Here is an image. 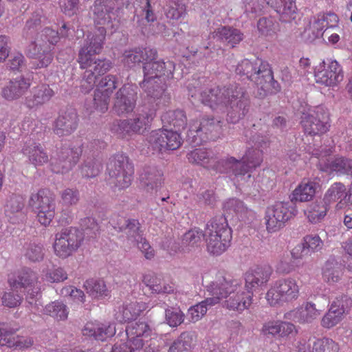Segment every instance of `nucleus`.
Instances as JSON below:
<instances>
[{"mask_svg":"<svg viewBox=\"0 0 352 352\" xmlns=\"http://www.w3.org/2000/svg\"><path fill=\"white\" fill-rule=\"evenodd\" d=\"M45 278L50 283H60L67 279V274L63 267H58L48 271Z\"/></svg>","mask_w":352,"mask_h":352,"instance_id":"338daca9","label":"nucleus"},{"mask_svg":"<svg viewBox=\"0 0 352 352\" xmlns=\"http://www.w3.org/2000/svg\"><path fill=\"white\" fill-rule=\"evenodd\" d=\"M201 100L214 111H226L227 121L233 124L249 111L250 100L246 91L236 84L206 89L201 94Z\"/></svg>","mask_w":352,"mask_h":352,"instance_id":"f03ea898","label":"nucleus"},{"mask_svg":"<svg viewBox=\"0 0 352 352\" xmlns=\"http://www.w3.org/2000/svg\"><path fill=\"white\" fill-rule=\"evenodd\" d=\"M117 87L115 76L107 75L100 81L94 94V106L96 111L104 113L108 110L110 97Z\"/></svg>","mask_w":352,"mask_h":352,"instance_id":"5701e85b","label":"nucleus"},{"mask_svg":"<svg viewBox=\"0 0 352 352\" xmlns=\"http://www.w3.org/2000/svg\"><path fill=\"white\" fill-rule=\"evenodd\" d=\"M313 155L319 159L318 167L320 170L329 173H336L337 175H350L352 177V160L342 156H338L328 163H322V158L330 155L329 151H326L324 155L322 152L313 153Z\"/></svg>","mask_w":352,"mask_h":352,"instance_id":"b1692460","label":"nucleus"},{"mask_svg":"<svg viewBox=\"0 0 352 352\" xmlns=\"http://www.w3.org/2000/svg\"><path fill=\"white\" fill-rule=\"evenodd\" d=\"M342 274L340 264L334 261H327L322 268V278L329 284L337 283Z\"/></svg>","mask_w":352,"mask_h":352,"instance_id":"de8ad7c7","label":"nucleus"},{"mask_svg":"<svg viewBox=\"0 0 352 352\" xmlns=\"http://www.w3.org/2000/svg\"><path fill=\"white\" fill-rule=\"evenodd\" d=\"M29 205L36 212L38 221L44 226L50 224L55 215V195L47 188L32 193Z\"/></svg>","mask_w":352,"mask_h":352,"instance_id":"ddd939ff","label":"nucleus"},{"mask_svg":"<svg viewBox=\"0 0 352 352\" xmlns=\"http://www.w3.org/2000/svg\"><path fill=\"white\" fill-rule=\"evenodd\" d=\"M221 131L220 121L213 118L204 117L200 120L190 123L188 138L191 143L199 145L208 140H214Z\"/></svg>","mask_w":352,"mask_h":352,"instance_id":"4468645a","label":"nucleus"},{"mask_svg":"<svg viewBox=\"0 0 352 352\" xmlns=\"http://www.w3.org/2000/svg\"><path fill=\"white\" fill-rule=\"evenodd\" d=\"M78 126V115L75 109H67L61 111L55 121L54 132L58 136H66L72 134Z\"/></svg>","mask_w":352,"mask_h":352,"instance_id":"c85d7f7f","label":"nucleus"},{"mask_svg":"<svg viewBox=\"0 0 352 352\" xmlns=\"http://www.w3.org/2000/svg\"><path fill=\"white\" fill-rule=\"evenodd\" d=\"M24 255L31 262H38L43 258V248L41 245L31 243L25 248Z\"/></svg>","mask_w":352,"mask_h":352,"instance_id":"680f3d73","label":"nucleus"},{"mask_svg":"<svg viewBox=\"0 0 352 352\" xmlns=\"http://www.w3.org/2000/svg\"><path fill=\"white\" fill-rule=\"evenodd\" d=\"M221 276L226 280L235 281L237 283L236 289L228 294L221 299H225L223 306L230 311L243 312L245 309H248L253 301L254 294L252 291L246 289L245 287L242 289L241 284L239 280L233 278L230 275L223 272H219L214 281H217L219 276Z\"/></svg>","mask_w":352,"mask_h":352,"instance_id":"dca6fc26","label":"nucleus"},{"mask_svg":"<svg viewBox=\"0 0 352 352\" xmlns=\"http://www.w3.org/2000/svg\"><path fill=\"white\" fill-rule=\"evenodd\" d=\"M299 295L300 287L297 280L287 277L275 281L267 292L265 298L270 305L280 307L296 300Z\"/></svg>","mask_w":352,"mask_h":352,"instance_id":"9d476101","label":"nucleus"},{"mask_svg":"<svg viewBox=\"0 0 352 352\" xmlns=\"http://www.w3.org/2000/svg\"><path fill=\"white\" fill-rule=\"evenodd\" d=\"M236 73L245 76L251 81L260 85L262 89L274 82L272 68L267 61L256 58L252 60H242L236 67Z\"/></svg>","mask_w":352,"mask_h":352,"instance_id":"1a4fd4ad","label":"nucleus"},{"mask_svg":"<svg viewBox=\"0 0 352 352\" xmlns=\"http://www.w3.org/2000/svg\"><path fill=\"white\" fill-rule=\"evenodd\" d=\"M157 57V50L148 47H134L126 50L122 56L121 61L125 67H133L136 64L144 62L148 60L155 59Z\"/></svg>","mask_w":352,"mask_h":352,"instance_id":"c756f323","label":"nucleus"},{"mask_svg":"<svg viewBox=\"0 0 352 352\" xmlns=\"http://www.w3.org/2000/svg\"><path fill=\"white\" fill-rule=\"evenodd\" d=\"M107 170L115 187L119 190L128 188L133 180V166L129 157L123 154H117L108 164Z\"/></svg>","mask_w":352,"mask_h":352,"instance_id":"2eb2a0df","label":"nucleus"},{"mask_svg":"<svg viewBox=\"0 0 352 352\" xmlns=\"http://www.w3.org/2000/svg\"><path fill=\"white\" fill-rule=\"evenodd\" d=\"M194 342V336L191 333L184 332L174 341L170 346L168 352H185L189 351Z\"/></svg>","mask_w":352,"mask_h":352,"instance_id":"3c124183","label":"nucleus"},{"mask_svg":"<svg viewBox=\"0 0 352 352\" xmlns=\"http://www.w3.org/2000/svg\"><path fill=\"white\" fill-rule=\"evenodd\" d=\"M339 344L328 338L317 339L312 347V352H339Z\"/></svg>","mask_w":352,"mask_h":352,"instance_id":"864d4df0","label":"nucleus"},{"mask_svg":"<svg viewBox=\"0 0 352 352\" xmlns=\"http://www.w3.org/2000/svg\"><path fill=\"white\" fill-rule=\"evenodd\" d=\"M161 120L165 125L173 126L176 131L184 129L187 124V118L182 110L166 111L162 114Z\"/></svg>","mask_w":352,"mask_h":352,"instance_id":"a18cd8bd","label":"nucleus"},{"mask_svg":"<svg viewBox=\"0 0 352 352\" xmlns=\"http://www.w3.org/2000/svg\"><path fill=\"white\" fill-rule=\"evenodd\" d=\"M43 16L39 12H34L32 16L26 21L24 28V34L26 38H29L38 31L43 22Z\"/></svg>","mask_w":352,"mask_h":352,"instance_id":"13d9d810","label":"nucleus"},{"mask_svg":"<svg viewBox=\"0 0 352 352\" xmlns=\"http://www.w3.org/2000/svg\"><path fill=\"white\" fill-rule=\"evenodd\" d=\"M347 314L340 300L333 301L327 312L321 319V326L325 329H331L340 324Z\"/></svg>","mask_w":352,"mask_h":352,"instance_id":"a19ab883","label":"nucleus"},{"mask_svg":"<svg viewBox=\"0 0 352 352\" xmlns=\"http://www.w3.org/2000/svg\"><path fill=\"white\" fill-rule=\"evenodd\" d=\"M32 85V79L25 78L23 76L10 80L8 83L2 88V97L9 101L20 98L30 89Z\"/></svg>","mask_w":352,"mask_h":352,"instance_id":"2f4dec72","label":"nucleus"},{"mask_svg":"<svg viewBox=\"0 0 352 352\" xmlns=\"http://www.w3.org/2000/svg\"><path fill=\"white\" fill-rule=\"evenodd\" d=\"M99 41L85 39L78 52L77 61L80 68L85 69L80 86V91L83 94H87L94 88L96 76L104 74L112 66L110 60L96 57L102 52L104 44Z\"/></svg>","mask_w":352,"mask_h":352,"instance_id":"20e7f679","label":"nucleus"},{"mask_svg":"<svg viewBox=\"0 0 352 352\" xmlns=\"http://www.w3.org/2000/svg\"><path fill=\"white\" fill-rule=\"evenodd\" d=\"M136 87L126 84L116 93L113 109L118 116L132 112L136 104Z\"/></svg>","mask_w":352,"mask_h":352,"instance_id":"393cba45","label":"nucleus"},{"mask_svg":"<svg viewBox=\"0 0 352 352\" xmlns=\"http://www.w3.org/2000/svg\"><path fill=\"white\" fill-rule=\"evenodd\" d=\"M320 185L318 182L304 178L292 191L291 201L295 202H308L311 201Z\"/></svg>","mask_w":352,"mask_h":352,"instance_id":"c9c22d12","label":"nucleus"},{"mask_svg":"<svg viewBox=\"0 0 352 352\" xmlns=\"http://www.w3.org/2000/svg\"><path fill=\"white\" fill-rule=\"evenodd\" d=\"M294 270V263L287 254L283 255L276 265V270L278 274H288Z\"/></svg>","mask_w":352,"mask_h":352,"instance_id":"69168bd1","label":"nucleus"},{"mask_svg":"<svg viewBox=\"0 0 352 352\" xmlns=\"http://www.w3.org/2000/svg\"><path fill=\"white\" fill-rule=\"evenodd\" d=\"M339 17L334 12L319 13L314 16L310 23V29L315 37L322 36L324 31L329 28L338 27Z\"/></svg>","mask_w":352,"mask_h":352,"instance_id":"72a5a7b5","label":"nucleus"},{"mask_svg":"<svg viewBox=\"0 0 352 352\" xmlns=\"http://www.w3.org/2000/svg\"><path fill=\"white\" fill-rule=\"evenodd\" d=\"M142 282L155 294H172L175 291L174 285L163 281L160 276L154 272H148L144 274Z\"/></svg>","mask_w":352,"mask_h":352,"instance_id":"37998d69","label":"nucleus"},{"mask_svg":"<svg viewBox=\"0 0 352 352\" xmlns=\"http://www.w3.org/2000/svg\"><path fill=\"white\" fill-rule=\"evenodd\" d=\"M274 9L283 22H290L296 17V0H265Z\"/></svg>","mask_w":352,"mask_h":352,"instance_id":"ea45409f","label":"nucleus"},{"mask_svg":"<svg viewBox=\"0 0 352 352\" xmlns=\"http://www.w3.org/2000/svg\"><path fill=\"white\" fill-rule=\"evenodd\" d=\"M346 194V186L341 182H335L325 192L323 201L329 206L330 204L343 199Z\"/></svg>","mask_w":352,"mask_h":352,"instance_id":"603ef678","label":"nucleus"},{"mask_svg":"<svg viewBox=\"0 0 352 352\" xmlns=\"http://www.w3.org/2000/svg\"><path fill=\"white\" fill-rule=\"evenodd\" d=\"M204 234L199 230H190L186 232L183 236V243L190 247H195L200 245Z\"/></svg>","mask_w":352,"mask_h":352,"instance_id":"0e129e2a","label":"nucleus"},{"mask_svg":"<svg viewBox=\"0 0 352 352\" xmlns=\"http://www.w3.org/2000/svg\"><path fill=\"white\" fill-rule=\"evenodd\" d=\"M141 186L148 192L157 191L164 184L163 172L156 167H146L140 175Z\"/></svg>","mask_w":352,"mask_h":352,"instance_id":"e433bc0d","label":"nucleus"},{"mask_svg":"<svg viewBox=\"0 0 352 352\" xmlns=\"http://www.w3.org/2000/svg\"><path fill=\"white\" fill-rule=\"evenodd\" d=\"M320 316V311L314 303L307 302L300 307L287 312L285 318L300 324L311 323Z\"/></svg>","mask_w":352,"mask_h":352,"instance_id":"7c9ffc66","label":"nucleus"},{"mask_svg":"<svg viewBox=\"0 0 352 352\" xmlns=\"http://www.w3.org/2000/svg\"><path fill=\"white\" fill-rule=\"evenodd\" d=\"M54 96V90L46 83L34 87L30 95L25 98V104L29 109L38 108L47 103Z\"/></svg>","mask_w":352,"mask_h":352,"instance_id":"473e14b6","label":"nucleus"},{"mask_svg":"<svg viewBox=\"0 0 352 352\" xmlns=\"http://www.w3.org/2000/svg\"><path fill=\"white\" fill-rule=\"evenodd\" d=\"M34 344L33 338L30 336L16 335L14 333L5 329L3 336L0 337V346L19 349H28Z\"/></svg>","mask_w":352,"mask_h":352,"instance_id":"79ce46f5","label":"nucleus"},{"mask_svg":"<svg viewBox=\"0 0 352 352\" xmlns=\"http://www.w3.org/2000/svg\"><path fill=\"white\" fill-rule=\"evenodd\" d=\"M314 78L318 84L336 86L343 80L342 67L336 60H322L314 68Z\"/></svg>","mask_w":352,"mask_h":352,"instance_id":"412c9836","label":"nucleus"},{"mask_svg":"<svg viewBox=\"0 0 352 352\" xmlns=\"http://www.w3.org/2000/svg\"><path fill=\"white\" fill-rule=\"evenodd\" d=\"M36 272L29 267H22L8 276V283L13 291L23 289L27 292L26 300L30 304L36 301L40 287Z\"/></svg>","mask_w":352,"mask_h":352,"instance_id":"9b49d317","label":"nucleus"},{"mask_svg":"<svg viewBox=\"0 0 352 352\" xmlns=\"http://www.w3.org/2000/svg\"><path fill=\"white\" fill-rule=\"evenodd\" d=\"M147 141L153 151L161 153L177 150L183 143L179 133L164 129L152 131L147 137Z\"/></svg>","mask_w":352,"mask_h":352,"instance_id":"aec40b11","label":"nucleus"},{"mask_svg":"<svg viewBox=\"0 0 352 352\" xmlns=\"http://www.w3.org/2000/svg\"><path fill=\"white\" fill-rule=\"evenodd\" d=\"M273 270L267 264L255 265L250 267L244 275L245 287L252 291L266 285L270 280Z\"/></svg>","mask_w":352,"mask_h":352,"instance_id":"a878e982","label":"nucleus"},{"mask_svg":"<svg viewBox=\"0 0 352 352\" xmlns=\"http://www.w3.org/2000/svg\"><path fill=\"white\" fill-rule=\"evenodd\" d=\"M2 303L10 308L16 307L21 305L23 297L13 292H5L2 298Z\"/></svg>","mask_w":352,"mask_h":352,"instance_id":"774afa93","label":"nucleus"},{"mask_svg":"<svg viewBox=\"0 0 352 352\" xmlns=\"http://www.w3.org/2000/svg\"><path fill=\"white\" fill-rule=\"evenodd\" d=\"M84 287L91 296L100 298L108 296L109 291L103 280L89 279L84 283Z\"/></svg>","mask_w":352,"mask_h":352,"instance_id":"8fccbe9b","label":"nucleus"},{"mask_svg":"<svg viewBox=\"0 0 352 352\" xmlns=\"http://www.w3.org/2000/svg\"><path fill=\"white\" fill-rule=\"evenodd\" d=\"M294 215L293 208L288 202L278 201L267 206L263 218L266 231L270 234L278 232Z\"/></svg>","mask_w":352,"mask_h":352,"instance_id":"f3484780","label":"nucleus"},{"mask_svg":"<svg viewBox=\"0 0 352 352\" xmlns=\"http://www.w3.org/2000/svg\"><path fill=\"white\" fill-rule=\"evenodd\" d=\"M187 159L191 164L200 165L219 173H232L237 182L252 169L259 166L263 162V151L257 148H248L241 160L233 157L217 160L214 153L206 148H198L187 153Z\"/></svg>","mask_w":352,"mask_h":352,"instance_id":"f257e3e1","label":"nucleus"},{"mask_svg":"<svg viewBox=\"0 0 352 352\" xmlns=\"http://www.w3.org/2000/svg\"><path fill=\"white\" fill-rule=\"evenodd\" d=\"M82 153L81 146H74L72 148L60 147L57 152V157L51 163L52 170L61 174L68 172L78 162Z\"/></svg>","mask_w":352,"mask_h":352,"instance_id":"4be33fe9","label":"nucleus"},{"mask_svg":"<svg viewBox=\"0 0 352 352\" xmlns=\"http://www.w3.org/2000/svg\"><path fill=\"white\" fill-rule=\"evenodd\" d=\"M116 327L111 322L98 320L87 322L82 329L83 336L94 338L96 340L105 341L116 333Z\"/></svg>","mask_w":352,"mask_h":352,"instance_id":"bb28decb","label":"nucleus"},{"mask_svg":"<svg viewBox=\"0 0 352 352\" xmlns=\"http://www.w3.org/2000/svg\"><path fill=\"white\" fill-rule=\"evenodd\" d=\"M146 309L144 302H125L116 310L115 318L122 323L136 319Z\"/></svg>","mask_w":352,"mask_h":352,"instance_id":"4c0bfd02","label":"nucleus"},{"mask_svg":"<svg viewBox=\"0 0 352 352\" xmlns=\"http://www.w3.org/2000/svg\"><path fill=\"white\" fill-rule=\"evenodd\" d=\"M302 241L309 253L319 252L324 245L322 240L318 234H307L303 237Z\"/></svg>","mask_w":352,"mask_h":352,"instance_id":"bf43d9fd","label":"nucleus"},{"mask_svg":"<svg viewBox=\"0 0 352 352\" xmlns=\"http://www.w3.org/2000/svg\"><path fill=\"white\" fill-rule=\"evenodd\" d=\"M223 211L228 214L235 216L240 221L250 223L254 219V212L245 206L239 199L232 198L223 204Z\"/></svg>","mask_w":352,"mask_h":352,"instance_id":"f704fd0d","label":"nucleus"},{"mask_svg":"<svg viewBox=\"0 0 352 352\" xmlns=\"http://www.w3.org/2000/svg\"><path fill=\"white\" fill-rule=\"evenodd\" d=\"M102 168L101 163L96 160H87L80 168L81 175L84 177L97 176Z\"/></svg>","mask_w":352,"mask_h":352,"instance_id":"4d7b16f0","label":"nucleus"},{"mask_svg":"<svg viewBox=\"0 0 352 352\" xmlns=\"http://www.w3.org/2000/svg\"><path fill=\"white\" fill-rule=\"evenodd\" d=\"M175 64L172 61H159L155 59L144 62V80L140 84L147 96L157 101L158 107H166L171 97L166 91V80L173 77Z\"/></svg>","mask_w":352,"mask_h":352,"instance_id":"7ed1b4c3","label":"nucleus"},{"mask_svg":"<svg viewBox=\"0 0 352 352\" xmlns=\"http://www.w3.org/2000/svg\"><path fill=\"white\" fill-rule=\"evenodd\" d=\"M213 34L214 37L232 48L238 45L244 38V34L241 30L230 25H221Z\"/></svg>","mask_w":352,"mask_h":352,"instance_id":"58836bf2","label":"nucleus"},{"mask_svg":"<svg viewBox=\"0 0 352 352\" xmlns=\"http://www.w3.org/2000/svg\"><path fill=\"white\" fill-rule=\"evenodd\" d=\"M236 285L235 281L226 280L219 276L217 281H212L207 286V291L212 297L206 298L188 309L191 320L197 322L200 320L206 314L208 306L211 307L219 303L222 297L235 290Z\"/></svg>","mask_w":352,"mask_h":352,"instance_id":"6e6552de","label":"nucleus"},{"mask_svg":"<svg viewBox=\"0 0 352 352\" xmlns=\"http://www.w3.org/2000/svg\"><path fill=\"white\" fill-rule=\"evenodd\" d=\"M83 234L73 227L62 229L55 234L53 249L54 254L60 258H67L82 245Z\"/></svg>","mask_w":352,"mask_h":352,"instance_id":"f8f14e48","label":"nucleus"},{"mask_svg":"<svg viewBox=\"0 0 352 352\" xmlns=\"http://www.w3.org/2000/svg\"><path fill=\"white\" fill-rule=\"evenodd\" d=\"M155 115V109H149L147 112L140 114L138 117L133 119L136 125L140 127V132L141 134H143L146 131L150 129Z\"/></svg>","mask_w":352,"mask_h":352,"instance_id":"6e6d98bb","label":"nucleus"},{"mask_svg":"<svg viewBox=\"0 0 352 352\" xmlns=\"http://www.w3.org/2000/svg\"><path fill=\"white\" fill-rule=\"evenodd\" d=\"M329 210V206L322 200L311 204L305 211L308 221L318 223L322 221Z\"/></svg>","mask_w":352,"mask_h":352,"instance_id":"49530a36","label":"nucleus"},{"mask_svg":"<svg viewBox=\"0 0 352 352\" xmlns=\"http://www.w3.org/2000/svg\"><path fill=\"white\" fill-rule=\"evenodd\" d=\"M165 314L166 320L170 327H177L184 322V315L179 309L168 308Z\"/></svg>","mask_w":352,"mask_h":352,"instance_id":"e2e57ef3","label":"nucleus"},{"mask_svg":"<svg viewBox=\"0 0 352 352\" xmlns=\"http://www.w3.org/2000/svg\"><path fill=\"white\" fill-rule=\"evenodd\" d=\"M204 237L207 252L210 255L219 256L230 245L232 229L225 217H215L207 223Z\"/></svg>","mask_w":352,"mask_h":352,"instance_id":"0eeeda50","label":"nucleus"},{"mask_svg":"<svg viewBox=\"0 0 352 352\" xmlns=\"http://www.w3.org/2000/svg\"><path fill=\"white\" fill-rule=\"evenodd\" d=\"M109 223L118 232L126 230L127 239L132 244L135 245L136 242L142 238L140 224L137 219L126 220L122 217L115 215L110 219Z\"/></svg>","mask_w":352,"mask_h":352,"instance_id":"cd10ccee","label":"nucleus"},{"mask_svg":"<svg viewBox=\"0 0 352 352\" xmlns=\"http://www.w3.org/2000/svg\"><path fill=\"white\" fill-rule=\"evenodd\" d=\"M152 330L145 322H137L126 328L127 340L125 343L118 345L116 344L113 352H133L142 349L144 340L151 336Z\"/></svg>","mask_w":352,"mask_h":352,"instance_id":"a211bd4d","label":"nucleus"},{"mask_svg":"<svg viewBox=\"0 0 352 352\" xmlns=\"http://www.w3.org/2000/svg\"><path fill=\"white\" fill-rule=\"evenodd\" d=\"M300 123L305 133L311 136L320 135L329 129V113L323 107L318 106L304 113Z\"/></svg>","mask_w":352,"mask_h":352,"instance_id":"6ab92c4d","label":"nucleus"},{"mask_svg":"<svg viewBox=\"0 0 352 352\" xmlns=\"http://www.w3.org/2000/svg\"><path fill=\"white\" fill-rule=\"evenodd\" d=\"M118 0H95L92 12L95 31L87 35L86 39L104 43L107 31L116 32L120 25L116 8Z\"/></svg>","mask_w":352,"mask_h":352,"instance_id":"39448f33","label":"nucleus"},{"mask_svg":"<svg viewBox=\"0 0 352 352\" xmlns=\"http://www.w3.org/2000/svg\"><path fill=\"white\" fill-rule=\"evenodd\" d=\"M166 15L171 20L178 21L187 15L186 6L179 1L174 2L168 8Z\"/></svg>","mask_w":352,"mask_h":352,"instance_id":"052dcab7","label":"nucleus"},{"mask_svg":"<svg viewBox=\"0 0 352 352\" xmlns=\"http://www.w3.org/2000/svg\"><path fill=\"white\" fill-rule=\"evenodd\" d=\"M58 31L45 28L37 32L36 37L27 47L26 55L34 60L32 62L34 69L47 67L53 60L54 46L59 41Z\"/></svg>","mask_w":352,"mask_h":352,"instance_id":"423d86ee","label":"nucleus"},{"mask_svg":"<svg viewBox=\"0 0 352 352\" xmlns=\"http://www.w3.org/2000/svg\"><path fill=\"white\" fill-rule=\"evenodd\" d=\"M111 130L121 138H128L133 135L129 120H116L113 123Z\"/></svg>","mask_w":352,"mask_h":352,"instance_id":"5fc2aeb1","label":"nucleus"},{"mask_svg":"<svg viewBox=\"0 0 352 352\" xmlns=\"http://www.w3.org/2000/svg\"><path fill=\"white\" fill-rule=\"evenodd\" d=\"M43 313L57 320H65L68 316L67 306L59 301H54L47 305L43 309Z\"/></svg>","mask_w":352,"mask_h":352,"instance_id":"09e8293b","label":"nucleus"},{"mask_svg":"<svg viewBox=\"0 0 352 352\" xmlns=\"http://www.w3.org/2000/svg\"><path fill=\"white\" fill-rule=\"evenodd\" d=\"M23 153L27 156L31 164L43 166L49 162V157L41 144L33 142L23 148Z\"/></svg>","mask_w":352,"mask_h":352,"instance_id":"c03bdc74","label":"nucleus"}]
</instances>
